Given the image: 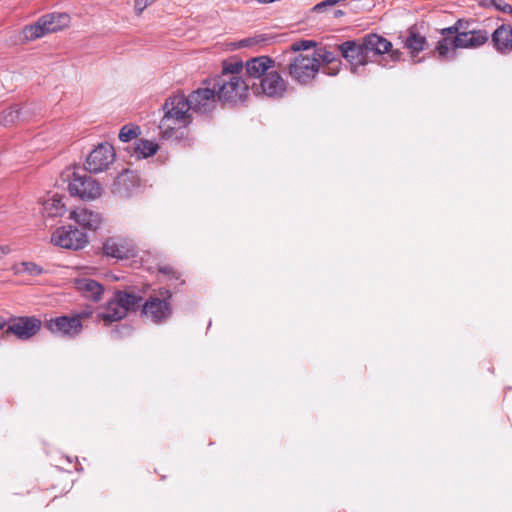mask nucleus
Listing matches in <instances>:
<instances>
[{
	"label": "nucleus",
	"instance_id": "40",
	"mask_svg": "<svg viewBox=\"0 0 512 512\" xmlns=\"http://www.w3.org/2000/svg\"><path fill=\"white\" fill-rule=\"evenodd\" d=\"M93 313H94L93 307L86 306L84 309H82L81 311L73 314L72 316L74 318H77L80 322H82V320L91 317L93 315Z\"/></svg>",
	"mask_w": 512,
	"mask_h": 512
},
{
	"label": "nucleus",
	"instance_id": "38",
	"mask_svg": "<svg viewBox=\"0 0 512 512\" xmlns=\"http://www.w3.org/2000/svg\"><path fill=\"white\" fill-rule=\"evenodd\" d=\"M24 271L31 276H39L44 272V269L34 262H23Z\"/></svg>",
	"mask_w": 512,
	"mask_h": 512
},
{
	"label": "nucleus",
	"instance_id": "10",
	"mask_svg": "<svg viewBox=\"0 0 512 512\" xmlns=\"http://www.w3.org/2000/svg\"><path fill=\"white\" fill-rule=\"evenodd\" d=\"M51 240L55 245L70 250L82 249L88 243L86 233L72 225L57 228Z\"/></svg>",
	"mask_w": 512,
	"mask_h": 512
},
{
	"label": "nucleus",
	"instance_id": "21",
	"mask_svg": "<svg viewBox=\"0 0 512 512\" xmlns=\"http://www.w3.org/2000/svg\"><path fill=\"white\" fill-rule=\"evenodd\" d=\"M103 254L117 260L128 259L132 255L131 249L114 237L106 239L102 246Z\"/></svg>",
	"mask_w": 512,
	"mask_h": 512
},
{
	"label": "nucleus",
	"instance_id": "33",
	"mask_svg": "<svg viewBox=\"0 0 512 512\" xmlns=\"http://www.w3.org/2000/svg\"><path fill=\"white\" fill-rule=\"evenodd\" d=\"M483 5L512 15V6L503 0H483Z\"/></svg>",
	"mask_w": 512,
	"mask_h": 512
},
{
	"label": "nucleus",
	"instance_id": "18",
	"mask_svg": "<svg viewBox=\"0 0 512 512\" xmlns=\"http://www.w3.org/2000/svg\"><path fill=\"white\" fill-rule=\"evenodd\" d=\"M274 65L275 61L269 56L253 57L245 63L246 75L249 78L261 79Z\"/></svg>",
	"mask_w": 512,
	"mask_h": 512
},
{
	"label": "nucleus",
	"instance_id": "4",
	"mask_svg": "<svg viewBox=\"0 0 512 512\" xmlns=\"http://www.w3.org/2000/svg\"><path fill=\"white\" fill-rule=\"evenodd\" d=\"M340 56L345 61V67L357 76L365 77L368 75L366 66L372 62L370 56L364 51L361 40H347L336 46Z\"/></svg>",
	"mask_w": 512,
	"mask_h": 512
},
{
	"label": "nucleus",
	"instance_id": "25",
	"mask_svg": "<svg viewBox=\"0 0 512 512\" xmlns=\"http://www.w3.org/2000/svg\"><path fill=\"white\" fill-rule=\"evenodd\" d=\"M63 199V195L56 193L44 202L43 206L47 217H62L66 213L67 209Z\"/></svg>",
	"mask_w": 512,
	"mask_h": 512
},
{
	"label": "nucleus",
	"instance_id": "37",
	"mask_svg": "<svg viewBox=\"0 0 512 512\" xmlns=\"http://www.w3.org/2000/svg\"><path fill=\"white\" fill-rule=\"evenodd\" d=\"M461 25L460 22H455L452 26L442 28L440 30V34L442 36L441 39L444 38H453L456 37L459 33V26Z\"/></svg>",
	"mask_w": 512,
	"mask_h": 512
},
{
	"label": "nucleus",
	"instance_id": "2",
	"mask_svg": "<svg viewBox=\"0 0 512 512\" xmlns=\"http://www.w3.org/2000/svg\"><path fill=\"white\" fill-rule=\"evenodd\" d=\"M201 84H213L218 102L223 105L236 106L243 104L249 95V85L241 76H231L230 78L214 76L213 78L204 79Z\"/></svg>",
	"mask_w": 512,
	"mask_h": 512
},
{
	"label": "nucleus",
	"instance_id": "46",
	"mask_svg": "<svg viewBox=\"0 0 512 512\" xmlns=\"http://www.w3.org/2000/svg\"><path fill=\"white\" fill-rule=\"evenodd\" d=\"M185 283L184 280H180V285H183Z\"/></svg>",
	"mask_w": 512,
	"mask_h": 512
},
{
	"label": "nucleus",
	"instance_id": "5",
	"mask_svg": "<svg viewBox=\"0 0 512 512\" xmlns=\"http://www.w3.org/2000/svg\"><path fill=\"white\" fill-rule=\"evenodd\" d=\"M159 296L150 295L141 305V315L150 319L154 324H163L173 313L172 292L167 288H159Z\"/></svg>",
	"mask_w": 512,
	"mask_h": 512
},
{
	"label": "nucleus",
	"instance_id": "29",
	"mask_svg": "<svg viewBox=\"0 0 512 512\" xmlns=\"http://www.w3.org/2000/svg\"><path fill=\"white\" fill-rule=\"evenodd\" d=\"M49 32L46 31V26H43L41 17L34 23L26 25L22 30V38L26 41H32L40 38Z\"/></svg>",
	"mask_w": 512,
	"mask_h": 512
},
{
	"label": "nucleus",
	"instance_id": "45",
	"mask_svg": "<svg viewBox=\"0 0 512 512\" xmlns=\"http://www.w3.org/2000/svg\"><path fill=\"white\" fill-rule=\"evenodd\" d=\"M0 253H2V254H5V253H6L5 248H4V247H2V246H0Z\"/></svg>",
	"mask_w": 512,
	"mask_h": 512
},
{
	"label": "nucleus",
	"instance_id": "1",
	"mask_svg": "<svg viewBox=\"0 0 512 512\" xmlns=\"http://www.w3.org/2000/svg\"><path fill=\"white\" fill-rule=\"evenodd\" d=\"M162 109L164 115L159 128L163 138L169 139L173 136L176 127H187L193 121L188 96L183 92L167 97Z\"/></svg>",
	"mask_w": 512,
	"mask_h": 512
},
{
	"label": "nucleus",
	"instance_id": "42",
	"mask_svg": "<svg viewBox=\"0 0 512 512\" xmlns=\"http://www.w3.org/2000/svg\"><path fill=\"white\" fill-rule=\"evenodd\" d=\"M456 22H460L461 25L459 26V33H462L463 31H472L473 29H470V21L464 20V19H458Z\"/></svg>",
	"mask_w": 512,
	"mask_h": 512
},
{
	"label": "nucleus",
	"instance_id": "12",
	"mask_svg": "<svg viewBox=\"0 0 512 512\" xmlns=\"http://www.w3.org/2000/svg\"><path fill=\"white\" fill-rule=\"evenodd\" d=\"M115 156L114 147L110 143H100L86 157L85 170L90 173L107 170Z\"/></svg>",
	"mask_w": 512,
	"mask_h": 512
},
{
	"label": "nucleus",
	"instance_id": "7",
	"mask_svg": "<svg viewBox=\"0 0 512 512\" xmlns=\"http://www.w3.org/2000/svg\"><path fill=\"white\" fill-rule=\"evenodd\" d=\"M71 196H76L82 201H92L103 193L102 185L86 171L79 173L74 171L67 187Z\"/></svg>",
	"mask_w": 512,
	"mask_h": 512
},
{
	"label": "nucleus",
	"instance_id": "32",
	"mask_svg": "<svg viewBox=\"0 0 512 512\" xmlns=\"http://www.w3.org/2000/svg\"><path fill=\"white\" fill-rule=\"evenodd\" d=\"M138 126L124 125L119 132V140L122 142H129L132 139L137 138L140 133Z\"/></svg>",
	"mask_w": 512,
	"mask_h": 512
},
{
	"label": "nucleus",
	"instance_id": "17",
	"mask_svg": "<svg viewBox=\"0 0 512 512\" xmlns=\"http://www.w3.org/2000/svg\"><path fill=\"white\" fill-rule=\"evenodd\" d=\"M75 289L86 299L99 302L104 293V287L98 281L82 277L74 280Z\"/></svg>",
	"mask_w": 512,
	"mask_h": 512
},
{
	"label": "nucleus",
	"instance_id": "22",
	"mask_svg": "<svg viewBox=\"0 0 512 512\" xmlns=\"http://www.w3.org/2000/svg\"><path fill=\"white\" fill-rule=\"evenodd\" d=\"M142 300V296L133 292L115 290L113 294V303L125 310L126 314L129 311H136L140 307Z\"/></svg>",
	"mask_w": 512,
	"mask_h": 512
},
{
	"label": "nucleus",
	"instance_id": "43",
	"mask_svg": "<svg viewBox=\"0 0 512 512\" xmlns=\"http://www.w3.org/2000/svg\"><path fill=\"white\" fill-rule=\"evenodd\" d=\"M7 327V321L5 318L0 317V340L3 339L6 334H2V332H5V329Z\"/></svg>",
	"mask_w": 512,
	"mask_h": 512
},
{
	"label": "nucleus",
	"instance_id": "13",
	"mask_svg": "<svg viewBox=\"0 0 512 512\" xmlns=\"http://www.w3.org/2000/svg\"><path fill=\"white\" fill-rule=\"evenodd\" d=\"M252 89L271 98H281L287 90L286 81L277 71H268L259 82L252 84Z\"/></svg>",
	"mask_w": 512,
	"mask_h": 512
},
{
	"label": "nucleus",
	"instance_id": "44",
	"mask_svg": "<svg viewBox=\"0 0 512 512\" xmlns=\"http://www.w3.org/2000/svg\"><path fill=\"white\" fill-rule=\"evenodd\" d=\"M345 12L340 10V9H337L333 12V17L334 18H340L342 16H344Z\"/></svg>",
	"mask_w": 512,
	"mask_h": 512
},
{
	"label": "nucleus",
	"instance_id": "14",
	"mask_svg": "<svg viewBox=\"0 0 512 512\" xmlns=\"http://www.w3.org/2000/svg\"><path fill=\"white\" fill-rule=\"evenodd\" d=\"M45 327L53 334L68 338L77 337L83 330V324L72 315H61L45 322Z\"/></svg>",
	"mask_w": 512,
	"mask_h": 512
},
{
	"label": "nucleus",
	"instance_id": "16",
	"mask_svg": "<svg viewBox=\"0 0 512 512\" xmlns=\"http://www.w3.org/2000/svg\"><path fill=\"white\" fill-rule=\"evenodd\" d=\"M69 218L74 220L85 230L95 231L100 228L103 218L102 215L88 208H77L70 212Z\"/></svg>",
	"mask_w": 512,
	"mask_h": 512
},
{
	"label": "nucleus",
	"instance_id": "20",
	"mask_svg": "<svg viewBox=\"0 0 512 512\" xmlns=\"http://www.w3.org/2000/svg\"><path fill=\"white\" fill-rule=\"evenodd\" d=\"M404 48L407 49L411 57H416L421 51L428 48L429 44L425 36L421 35L416 27L408 30V36L403 42Z\"/></svg>",
	"mask_w": 512,
	"mask_h": 512
},
{
	"label": "nucleus",
	"instance_id": "35",
	"mask_svg": "<svg viewBox=\"0 0 512 512\" xmlns=\"http://www.w3.org/2000/svg\"><path fill=\"white\" fill-rule=\"evenodd\" d=\"M316 46V42L313 40H300L291 44L290 50L293 52H301L309 50Z\"/></svg>",
	"mask_w": 512,
	"mask_h": 512
},
{
	"label": "nucleus",
	"instance_id": "8",
	"mask_svg": "<svg viewBox=\"0 0 512 512\" xmlns=\"http://www.w3.org/2000/svg\"><path fill=\"white\" fill-rule=\"evenodd\" d=\"M187 96L192 113L201 116H211L217 108L218 99L213 84H202V86L193 90Z\"/></svg>",
	"mask_w": 512,
	"mask_h": 512
},
{
	"label": "nucleus",
	"instance_id": "47",
	"mask_svg": "<svg viewBox=\"0 0 512 512\" xmlns=\"http://www.w3.org/2000/svg\"><path fill=\"white\" fill-rule=\"evenodd\" d=\"M152 2H155L156 0H151Z\"/></svg>",
	"mask_w": 512,
	"mask_h": 512
},
{
	"label": "nucleus",
	"instance_id": "11",
	"mask_svg": "<svg viewBox=\"0 0 512 512\" xmlns=\"http://www.w3.org/2000/svg\"><path fill=\"white\" fill-rule=\"evenodd\" d=\"M360 40L363 44L364 51L370 57L381 56L387 53L393 62H397L401 59L402 52L398 49H392V43L382 35L368 33Z\"/></svg>",
	"mask_w": 512,
	"mask_h": 512
},
{
	"label": "nucleus",
	"instance_id": "3",
	"mask_svg": "<svg viewBox=\"0 0 512 512\" xmlns=\"http://www.w3.org/2000/svg\"><path fill=\"white\" fill-rule=\"evenodd\" d=\"M489 39L486 30L463 31L453 38L440 39L434 49L440 60H452L455 58L456 49H474L484 45Z\"/></svg>",
	"mask_w": 512,
	"mask_h": 512
},
{
	"label": "nucleus",
	"instance_id": "6",
	"mask_svg": "<svg viewBox=\"0 0 512 512\" xmlns=\"http://www.w3.org/2000/svg\"><path fill=\"white\" fill-rule=\"evenodd\" d=\"M291 78L300 85H308L320 71V62L314 55L294 56L287 66Z\"/></svg>",
	"mask_w": 512,
	"mask_h": 512
},
{
	"label": "nucleus",
	"instance_id": "15",
	"mask_svg": "<svg viewBox=\"0 0 512 512\" xmlns=\"http://www.w3.org/2000/svg\"><path fill=\"white\" fill-rule=\"evenodd\" d=\"M140 186L139 177L128 169L122 171L111 185V192L121 198H128Z\"/></svg>",
	"mask_w": 512,
	"mask_h": 512
},
{
	"label": "nucleus",
	"instance_id": "19",
	"mask_svg": "<svg viewBox=\"0 0 512 512\" xmlns=\"http://www.w3.org/2000/svg\"><path fill=\"white\" fill-rule=\"evenodd\" d=\"M491 42L495 50L500 54L512 51V27L502 24L491 35Z\"/></svg>",
	"mask_w": 512,
	"mask_h": 512
},
{
	"label": "nucleus",
	"instance_id": "31",
	"mask_svg": "<svg viewBox=\"0 0 512 512\" xmlns=\"http://www.w3.org/2000/svg\"><path fill=\"white\" fill-rule=\"evenodd\" d=\"M133 327L129 324L122 323L116 325L110 332L111 338L114 340H121L132 335Z\"/></svg>",
	"mask_w": 512,
	"mask_h": 512
},
{
	"label": "nucleus",
	"instance_id": "23",
	"mask_svg": "<svg viewBox=\"0 0 512 512\" xmlns=\"http://www.w3.org/2000/svg\"><path fill=\"white\" fill-rule=\"evenodd\" d=\"M127 316L125 310L120 306L113 303V297L107 302L104 312H98L96 316L97 321H103L105 326L111 325L113 322H118Z\"/></svg>",
	"mask_w": 512,
	"mask_h": 512
},
{
	"label": "nucleus",
	"instance_id": "34",
	"mask_svg": "<svg viewBox=\"0 0 512 512\" xmlns=\"http://www.w3.org/2000/svg\"><path fill=\"white\" fill-rule=\"evenodd\" d=\"M314 56L318 58L319 61L321 60L324 65L334 64L336 61H339L333 52L326 49H318Z\"/></svg>",
	"mask_w": 512,
	"mask_h": 512
},
{
	"label": "nucleus",
	"instance_id": "26",
	"mask_svg": "<svg viewBox=\"0 0 512 512\" xmlns=\"http://www.w3.org/2000/svg\"><path fill=\"white\" fill-rule=\"evenodd\" d=\"M25 119L22 108L19 105H13L0 114V124L4 127H9L17 121Z\"/></svg>",
	"mask_w": 512,
	"mask_h": 512
},
{
	"label": "nucleus",
	"instance_id": "36",
	"mask_svg": "<svg viewBox=\"0 0 512 512\" xmlns=\"http://www.w3.org/2000/svg\"><path fill=\"white\" fill-rule=\"evenodd\" d=\"M158 272L168 276L169 280H180V273L176 271L172 266L170 265H159L158 266Z\"/></svg>",
	"mask_w": 512,
	"mask_h": 512
},
{
	"label": "nucleus",
	"instance_id": "24",
	"mask_svg": "<svg viewBox=\"0 0 512 512\" xmlns=\"http://www.w3.org/2000/svg\"><path fill=\"white\" fill-rule=\"evenodd\" d=\"M43 26H46V31L53 33L57 32L64 27H67L70 22V16L67 13L53 12L41 16Z\"/></svg>",
	"mask_w": 512,
	"mask_h": 512
},
{
	"label": "nucleus",
	"instance_id": "9",
	"mask_svg": "<svg viewBox=\"0 0 512 512\" xmlns=\"http://www.w3.org/2000/svg\"><path fill=\"white\" fill-rule=\"evenodd\" d=\"M41 326L42 322L36 316H14L7 321V327L2 334H13L19 340H28L40 331Z\"/></svg>",
	"mask_w": 512,
	"mask_h": 512
},
{
	"label": "nucleus",
	"instance_id": "41",
	"mask_svg": "<svg viewBox=\"0 0 512 512\" xmlns=\"http://www.w3.org/2000/svg\"><path fill=\"white\" fill-rule=\"evenodd\" d=\"M153 2L151 0H135L134 1V8L136 13L139 15L141 14L144 9L152 4Z\"/></svg>",
	"mask_w": 512,
	"mask_h": 512
},
{
	"label": "nucleus",
	"instance_id": "30",
	"mask_svg": "<svg viewBox=\"0 0 512 512\" xmlns=\"http://www.w3.org/2000/svg\"><path fill=\"white\" fill-rule=\"evenodd\" d=\"M275 36L271 34H256L251 37L244 38L238 42L239 47L262 46L271 43Z\"/></svg>",
	"mask_w": 512,
	"mask_h": 512
},
{
	"label": "nucleus",
	"instance_id": "28",
	"mask_svg": "<svg viewBox=\"0 0 512 512\" xmlns=\"http://www.w3.org/2000/svg\"><path fill=\"white\" fill-rule=\"evenodd\" d=\"M159 145L151 140L138 139L135 142L134 153L138 159L147 158L156 154Z\"/></svg>",
	"mask_w": 512,
	"mask_h": 512
},
{
	"label": "nucleus",
	"instance_id": "39",
	"mask_svg": "<svg viewBox=\"0 0 512 512\" xmlns=\"http://www.w3.org/2000/svg\"><path fill=\"white\" fill-rule=\"evenodd\" d=\"M342 62L336 61L334 64L326 65L327 67H324L322 69V73L329 75V76H336L340 69H341Z\"/></svg>",
	"mask_w": 512,
	"mask_h": 512
},
{
	"label": "nucleus",
	"instance_id": "27",
	"mask_svg": "<svg viewBox=\"0 0 512 512\" xmlns=\"http://www.w3.org/2000/svg\"><path fill=\"white\" fill-rule=\"evenodd\" d=\"M244 68L245 64H243L242 60L238 58H230L222 62V72L217 76H222L223 78H230L231 76H241V73Z\"/></svg>",
	"mask_w": 512,
	"mask_h": 512
}]
</instances>
